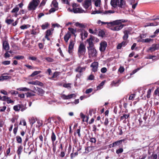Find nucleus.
<instances>
[{"mask_svg":"<svg viewBox=\"0 0 159 159\" xmlns=\"http://www.w3.org/2000/svg\"><path fill=\"white\" fill-rule=\"evenodd\" d=\"M80 118L82 119L83 122H88L89 119V116L88 115H84L82 112H81L80 114Z\"/></svg>","mask_w":159,"mask_h":159,"instance_id":"dca6fc26","label":"nucleus"},{"mask_svg":"<svg viewBox=\"0 0 159 159\" xmlns=\"http://www.w3.org/2000/svg\"><path fill=\"white\" fill-rule=\"evenodd\" d=\"M152 91V89H149L147 95V97L148 98H149L150 97L151 93Z\"/></svg>","mask_w":159,"mask_h":159,"instance_id":"864d4df0","label":"nucleus"},{"mask_svg":"<svg viewBox=\"0 0 159 159\" xmlns=\"http://www.w3.org/2000/svg\"><path fill=\"white\" fill-rule=\"evenodd\" d=\"M123 151L124 150L123 148H120L116 150V152L117 154H119L123 152Z\"/></svg>","mask_w":159,"mask_h":159,"instance_id":"37998d69","label":"nucleus"},{"mask_svg":"<svg viewBox=\"0 0 159 159\" xmlns=\"http://www.w3.org/2000/svg\"><path fill=\"white\" fill-rule=\"evenodd\" d=\"M25 94L27 98L30 97L31 96H34L35 95L34 94H33V93L29 92L25 93Z\"/></svg>","mask_w":159,"mask_h":159,"instance_id":"09e8293b","label":"nucleus"},{"mask_svg":"<svg viewBox=\"0 0 159 159\" xmlns=\"http://www.w3.org/2000/svg\"><path fill=\"white\" fill-rule=\"evenodd\" d=\"M39 2V0H32L29 4L28 7V10L29 11L35 10Z\"/></svg>","mask_w":159,"mask_h":159,"instance_id":"7ed1b4c3","label":"nucleus"},{"mask_svg":"<svg viewBox=\"0 0 159 159\" xmlns=\"http://www.w3.org/2000/svg\"><path fill=\"white\" fill-rule=\"evenodd\" d=\"M154 94L156 95H158L159 94V88L156 89L154 91Z\"/></svg>","mask_w":159,"mask_h":159,"instance_id":"774afa93","label":"nucleus"},{"mask_svg":"<svg viewBox=\"0 0 159 159\" xmlns=\"http://www.w3.org/2000/svg\"><path fill=\"white\" fill-rule=\"evenodd\" d=\"M45 59L48 62H52L54 61V59L50 57H46Z\"/></svg>","mask_w":159,"mask_h":159,"instance_id":"603ef678","label":"nucleus"},{"mask_svg":"<svg viewBox=\"0 0 159 159\" xmlns=\"http://www.w3.org/2000/svg\"><path fill=\"white\" fill-rule=\"evenodd\" d=\"M91 5V0H85L83 6L84 8L87 9Z\"/></svg>","mask_w":159,"mask_h":159,"instance_id":"2eb2a0df","label":"nucleus"},{"mask_svg":"<svg viewBox=\"0 0 159 159\" xmlns=\"http://www.w3.org/2000/svg\"><path fill=\"white\" fill-rule=\"evenodd\" d=\"M93 89L92 88L87 89L85 91V93L86 94L90 93L93 91Z\"/></svg>","mask_w":159,"mask_h":159,"instance_id":"338daca9","label":"nucleus"},{"mask_svg":"<svg viewBox=\"0 0 159 159\" xmlns=\"http://www.w3.org/2000/svg\"><path fill=\"white\" fill-rule=\"evenodd\" d=\"M28 145L30 149V151L29 152V155H30L32 152L34 151V144L33 143H30V142L28 143Z\"/></svg>","mask_w":159,"mask_h":159,"instance_id":"4be33fe9","label":"nucleus"},{"mask_svg":"<svg viewBox=\"0 0 159 159\" xmlns=\"http://www.w3.org/2000/svg\"><path fill=\"white\" fill-rule=\"evenodd\" d=\"M23 148V147L21 145H20L18 147V149L16 151V153H17L19 157H20V156L22 151Z\"/></svg>","mask_w":159,"mask_h":159,"instance_id":"393cba45","label":"nucleus"},{"mask_svg":"<svg viewBox=\"0 0 159 159\" xmlns=\"http://www.w3.org/2000/svg\"><path fill=\"white\" fill-rule=\"evenodd\" d=\"M39 28H37L35 30H32L31 34H32L36 35L37 34L39 33Z\"/></svg>","mask_w":159,"mask_h":159,"instance_id":"f704fd0d","label":"nucleus"},{"mask_svg":"<svg viewBox=\"0 0 159 159\" xmlns=\"http://www.w3.org/2000/svg\"><path fill=\"white\" fill-rule=\"evenodd\" d=\"M130 31L129 30H127L124 31V35L123 38L124 40H126L129 37V33Z\"/></svg>","mask_w":159,"mask_h":159,"instance_id":"412c9836","label":"nucleus"},{"mask_svg":"<svg viewBox=\"0 0 159 159\" xmlns=\"http://www.w3.org/2000/svg\"><path fill=\"white\" fill-rule=\"evenodd\" d=\"M16 139L17 143H22V139L21 137L18 135L16 137Z\"/></svg>","mask_w":159,"mask_h":159,"instance_id":"ea45409f","label":"nucleus"},{"mask_svg":"<svg viewBox=\"0 0 159 159\" xmlns=\"http://www.w3.org/2000/svg\"><path fill=\"white\" fill-rule=\"evenodd\" d=\"M125 139L120 140L114 142L113 144H114V147L119 145L121 144L122 142L125 141Z\"/></svg>","mask_w":159,"mask_h":159,"instance_id":"bb28decb","label":"nucleus"},{"mask_svg":"<svg viewBox=\"0 0 159 159\" xmlns=\"http://www.w3.org/2000/svg\"><path fill=\"white\" fill-rule=\"evenodd\" d=\"M2 48L5 50H8L9 46L8 41L7 40L3 41L2 42Z\"/></svg>","mask_w":159,"mask_h":159,"instance_id":"a211bd4d","label":"nucleus"},{"mask_svg":"<svg viewBox=\"0 0 159 159\" xmlns=\"http://www.w3.org/2000/svg\"><path fill=\"white\" fill-rule=\"evenodd\" d=\"M24 106L22 104H19L13 107V109H24Z\"/></svg>","mask_w":159,"mask_h":159,"instance_id":"c85d7f7f","label":"nucleus"},{"mask_svg":"<svg viewBox=\"0 0 159 159\" xmlns=\"http://www.w3.org/2000/svg\"><path fill=\"white\" fill-rule=\"evenodd\" d=\"M157 154H155L153 152L152 155L148 157V159H157Z\"/></svg>","mask_w":159,"mask_h":159,"instance_id":"c9c22d12","label":"nucleus"},{"mask_svg":"<svg viewBox=\"0 0 159 159\" xmlns=\"http://www.w3.org/2000/svg\"><path fill=\"white\" fill-rule=\"evenodd\" d=\"M122 128L121 127H118V129L119 132H118V134L119 135H121L123 134Z\"/></svg>","mask_w":159,"mask_h":159,"instance_id":"4d7b16f0","label":"nucleus"},{"mask_svg":"<svg viewBox=\"0 0 159 159\" xmlns=\"http://www.w3.org/2000/svg\"><path fill=\"white\" fill-rule=\"evenodd\" d=\"M125 26V25L124 24H119V25L112 26L111 27V28L109 29L113 31H118L122 29Z\"/></svg>","mask_w":159,"mask_h":159,"instance_id":"9d476101","label":"nucleus"},{"mask_svg":"<svg viewBox=\"0 0 159 159\" xmlns=\"http://www.w3.org/2000/svg\"><path fill=\"white\" fill-rule=\"evenodd\" d=\"M105 81H102V82L99 84V85H98L97 87V89H101V87H102L104 84Z\"/></svg>","mask_w":159,"mask_h":159,"instance_id":"c03bdc74","label":"nucleus"},{"mask_svg":"<svg viewBox=\"0 0 159 159\" xmlns=\"http://www.w3.org/2000/svg\"><path fill=\"white\" fill-rule=\"evenodd\" d=\"M49 25V24L48 22H45L44 24H43L41 26V27L42 29L43 30L47 29Z\"/></svg>","mask_w":159,"mask_h":159,"instance_id":"2f4dec72","label":"nucleus"},{"mask_svg":"<svg viewBox=\"0 0 159 159\" xmlns=\"http://www.w3.org/2000/svg\"><path fill=\"white\" fill-rule=\"evenodd\" d=\"M24 66L27 67L28 68L30 69H34L35 68V67H34L32 66H31L27 64H25L24 65Z\"/></svg>","mask_w":159,"mask_h":159,"instance_id":"13d9d810","label":"nucleus"},{"mask_svg":"<svg viewBox=\"0 0 159 159\" xmlns=\"http://www.w3.org/2000/svg\"><path fill=\"white\" fill-rule=\"evenodd\" d=\"M158 24V22L155 21L153 23H146L147 26H157Z\"/></svg>","mask_w":159,"mask_h":159,"instance_id":"7c9ffc66","label":"nucleus"},{"mask_svg":"<svg viewBox=\"0 0 159 159\" xmlns=\"http://www.w3.org/2000/svg\"><path fill=\"white\" fill-rule=\"evenodd\" d=\"M14 21L13 19H6L5 20V22L8 25H10Z\"/></svg>","mask_w":159,"mask_h":159,"instance_id":"79ce46f5","label":"nucleus"},{"mask_svg":"<svg viewBox=\"0 0 159 159\" xmlns=\"http://www.w3.org/2000/svg\"><path fill=\"white\" fill-rule=\"evenodd\" d=\"M18 126L17 125L13 129V133L15 135H16V134L18 129Z\"/></svg>","mask_w":159,"mask_h":159,"instance_id":"bf43d9fd","label":"nucleus"},{"mask_svg":"<svg viewBox=\"0 0 159 159\" xmlns=\"http://www.w3.org/2000/svg\"><path fill=\"white\" fill-rule=\"evenodd\" d=\"M24 151L26 153H28V154H29V152H30V148H29V147L26 148H25L24 149Z\"/></svg>","mask_w":159,"mask_h":159,"instance_id":"0e129e2a","label":"nucleus"},{"mask_svg":"<svg viewBox=\"0 0 159 159\" xmlns=\"http://www.w3.org/2000/svg\"><path fill=\"white\" fill-rule=\"evenodd\" d=\"M98 62H94L90 66L92 68V70L93 72H96L98 70Z\"/></svg>","mask_w":159,"mask_h":159,"instance_id":"4468645a","label":"nucleus"},{"mask_svg":"<svg viewBox=\"0 0 159 159\" xmlns=\"http://www.w3.org/2000/svg\"><path fill=\"white\" fill-rule=\"evenodd\" d=\"M86 52V49L85 45L83 43H80L78 50V54L79 57H80L84 55Z\"/></svg>","mask_w":159,"mask_h":159,"instance_id":"f03ea898","label":"nucleus"},{"mask_svg":"<svg viewBox=\"0 0 159 159\" xmlns=\"http://www.w3.org/2000/svg\"><path fill=\"white\" fill-rule=\"evenodd\" d=\"M59 72L57 71L54 72L52 76V78H56L59 75Z\"/></svg>","mask_w":159,"mask_h":159,"instance_id":"6e6d98bb","label":"nucleus"},{"mask_svg":"<svg viewBox=\"0 0 159 159\" xmlns=\"http://www.w3.org/2000/svg\"><path fill=\"white\" fill-rule=\"evenodd\" d=\"M75 25L77 27H79L81 28L80 29H79L77 31H78L79 32H81V33L80 34V35L81 36V39L82 41H83L84 40V38L83 37V31L84 30L83 28H85V26L83 24L80 23L79 22H76Z\"/></svg>","mask_w":159,"mask_h":159,"instance_id":"423d86ee","label":"nucleus"},{"mask_svg":"<svg viewBox=\"0 0 159 159\" xmlns=\"http://www.w3.org/2000/svg\"><path fill=\"white\" fill-rule=\"evenodd\" d=\"M68 10L69 11L73 12L74 13H85L87 12L86 11H85L81 8L79 7L72 8V9H70V8H69Z\"/></svg>","mask_w":159,"mask_h":159,"instance_id":"0eeeda50","label":"nucleus"},{"mask_svg":"<svg viewBox=\"0 0 159 159\" xmlns=\"http://www.w3.org/2000/svg\"><path fill=\"white\" fill-rule=\"evenodd\" d=\"M107 46V44L106 42L104 41L101 43L100 44L99 49L101 52H104L106 49Z\"/></svg>","mask_w":159,"mask_h":159,"instance_id":"ddd939ff","label":"nucleus"},{"mask_svg":"<svg viewBox=\"0 0 159 159\" xmlns=\"http://www.w3.org/2000/svg\"><path fill=\"white\" fill-rule=\"evenodd\" d=\"M2 78V80H7L10 77V76H1Z\"/></svg>","mask_w":159,"mask_h":159,"instance_id":"052dcab7","label":"nucleus"},{"mask_svg":"<svg viewBox=\"0 0 159 159\" xmlns=\"http://www.w3.org/2000/svg\"><path fill=\"white\" fill-rule=\"evenodd\" d=\"M95 39V38L94 36L91 35L90 38L86 40V41L89 44V46L87 47V48L94 47L93 41Z\"/></svg>","mask_w":159,"mask_h":159,"instance_id":"6e6552de","label":"nucleus"},{"mask_svg":"<svg viewBox=\"0 0 159 159\" xmlns=\"http://www.w3.org/2000/svg\"><path fill=\"white\" fill-rule=\"evenodd\" d=\"M24 58V57L22 56L18 55L17 56H15L14 57V59H16L17 60H20L23 59Z\"/></svg>","mask_w":159,"mask_h":159,"instance_id":"a18cd8bd","label":"nucleus"},{"mask_svg":"<svg viewBox=\"0 0 159 159\" xmlns=\"http://www.w3.org/2000/svg\"><path fill=\"white\" fill-rule=\"evenodd\" d=\"M115 11H114L109 10L108 11H104L103 10H102V15L111 14L113 13Z\"/></svg>","mask_w":159,"mask_h":159,"instance_id":"c756f323","label":"nucleus"},{"mask_svg":"<svg viewBox=\"0 0 159 159\" xmlns=\"http://www.w3.org/2000/svg\"><path fill=\"white\" fill-rule=\"evenodd\" d=\"M102 23L103 24L105 25L107 24V27L109 28H111V27L114 25L113 21L112 22H104L102 21Z\"/></svg>","mask_w":159,"mask_h":159,"instance_id":"a878e982","label":"nucleus"},{"mask_svg":"<svg viewBox=\"0 0 159 159\" xmlns=\"http://www.w3.org/2000/svg\"><path fill=\"white\" fill-rule=\"evenodd\" d=\"M85 70V67H81L80 66H78L75 69V71L80 73H81Z\"/></svg>","mask_w":159,"mask_h":159,"instance_id":"5701e85b","label":"nucleus"},{"mask_svg":"<svg viewBox=\"0 0 159 159\" xmlns=\"http://www.w3.org/2000/svg\"><path fill=\"white\" fill-rule=\"evenodd\" d=\"M19 8L18 7H16L12 9L11 11V12L12 13H16L19 11Z\"/></svg>","mask_w":159,"mask_h":159,"instance_id":"5fc2aeb1","label":"nucleus"},{"mask_svg":"<svg viewBox=\"0 0 159 159\" xmlns=\"http://www.w3.org/2000/svg\"><path fill=\"white\" fill-rule=\"evenodd\" d=\"M89 141L91 143H95L96 142V139L95 138H90Z\"/></svg>","mask_w":159,"mask_h":159,"instance_id":"8fccbe9b","label":"nucleus"},{"mask_svg":"<svg viewBox=\"0 0 159 159\" xmlns=\"http://www.w3.org/2000/svg\"><path fill=\"white\" fill-rule=\"evenodd\" d=\"M16 90L19 91H22L26 92L29 91L30 89L26 88V87H21L17 89Z\"/></svg>","mask_w":159,"mask_h":159,"instance_id":"72a5a7b5","label":"nucleus"},{"mask_svg":"<svg viewBox=\"0 0 159 159\" xmlns=\"http://www.w3.org/2000/svg\"><path fill=\"white\" fill-rule=\"evenodd\" d=\"M120 82V80H113L112 81L111 85L112 86H116L118 85L117 84L119 83Z\"/></svg>","mask_w":159,"mask_h":159,"instance_id":"cd10ccee","label":"nucleus"},{"mask_svg":"<svg viewBox=\"0 0 159 159\" xmlns=\"http://www.w3.org/2000/svg\"><path fill=\"white\" fill-rule=\"evenodd\" d=\"M68 29L72 34H75V33L76 31V30L75 29V30L73 28H69Z\"/></svg>","mask_w":159,"mask_h":159,"instance_id":"3c124183","label":"nucleus"},{"mask_svg":"<svg viewBox=\"0 0 159 159\" xmlns=\"http://www.w3.org/2000/svg\"><path fill=\"white\" fill-rule=\"evenodd\" d=\"M5 97L6 98H4L5 100H4L3 101H6L7 103H14V101L12 100L10 98L6 96H5Z\"/></svg>","mask_w":159,"mask_h":159,"instance_id":"473e14b6","label":"nucleus"},{"mask_svg":"<svg viewBox=\"0 0 159 159\" xmlns=\"http://www.w3.org/2000/svg\"><path fill=\"white\" fill-rule=\"evenodd\" d=\"M52 33L51 30L49 29L47 30L45 32V38L47 39L48 40L50 41V39L49 37V36L52 35Z\"/></svg>","mask_w":159,"mask_h":159,"instance_id":"aec40b11","label":"nucleus"},{"mask_svg":"<svg viewBox=\"0 0 159 159\" xmlns=\"http://www.w3.org/2000/svg\"><path fill=\"white\" fill-rule=\"evenodd\" d=\"M158 45L156 44H152V46L148 48V51H150L151 52H152L156 50L159 49V47Z\"/></svg>","mask_w":159,"mask_h":159,"instance_id":"f3484780","label":"nucleus"},{"mask_svg":"<svg viewBox=\"0 0 159 159\" xmlns=\"http://www.w3.org/2000/svg\"><path fill=\"white\" fill-rule=\"evenodd\" d=\"M102 10H95L92 11L91 13V14H101L102 15Z\"/></svg>","mask_w":159,"mask_h":159,"instance_id":"58836bf2","label":"nucleus"},{"mask_svg":"<svg viewBox=\"0 0 159 159\" xmlns=\"http://www.w3.org/2000/svg\"><path fill=\"white\" fill-rule=\"evenodd\" d=\"M10 61H3L2 62V64L4 65H9L10 64Z\"/></svg>","mask_w":159,"mask_h":159,"instance_id":"69168bd1","label":"nucleus"},{"mask_svg":"<svg viewBox=\"0 0 159 159\" xmlns=\"http://www.w3.org/2000/svg\"><path fill=\"white\" fill-rule=\"evenodd\" d=\"M52 3L53 4L54 7L55 8H57L58 7V4L57 2L54 1H53L52 2Z\"/></svg>","mask_w":159,"mask_h":159,"instance_id":"680f3d73","label":"nucleus"},{"mask_svg":"<svg viewBox=\"0 0 159 159\" xmlns=\"http://www.w3.org/2000/svg\"><path fill=\"white\" fill-rule=\"evenodd\" d=\"M127 21V20H119L113 21L114 25H121V23H125Z\"/></svg>","mask_w":159,"mask_h":159,"instance_id":"6ab92c4d","label":"nucleus"},{"mask_svg":"<svg viewBox=\"0 0 159 159\" xmlns=\"http://www.w3.org/2000/svg\"><path fill=\"white\" fill-rule=\"evenodd\" d=\"M75 44V41L72 40V39H70L68 47V52L70 54L72 53L73 50L74 48Z\"/></svg>","mask_w":159,"mask_h":159,"instance_id":"9b49d317","label":"nucleus"},{"mask_svg":"<svg viewBox=\"0 0 159 159\" xmlns=\"http://www.w3.org/2000/svg\"><path fill=\"white\" fill-rule=\"evenodd\" d=\"M28 59L32 61H36L38 62H39L40 61L39 59H37L36 57L34 56L29 57L28 58Z\"/></svg>","mask_w":159,"mask_h":159,"instance_id":"a19ab883","label":"nucleus"},{"mask_svg":"<svg viewBox=\"0 0 159 159\" xmlns=\"http://www.w3.org/2000/svg\"><path fill=\"white\" fill-rule=\"evenodd\" d=\"M71 37V34L70 32H68V33L65 35L64 36V39L66 43H67L69 39Z\"/></svg>","mask_w":159,"mask_h":159,"instance_id":"b1692460","label":"nucleus"},{"mask_svg":"<svg viewBox=\"0 0 159 159\" xmlns=\"http://www.w3.org/2000/svg\"><path fill=\"white\" fill-rule=\"evenodd\" d=\"M79 6L80 5L79 4H77L75 3H73L72 5V8H77L78 7H79Z\"/></svg>","mask_w":159,"mask_h":159,"instance_id":"e2e57ef3","label":"nucleus"},{"mask_svg":"<svg viewBox=\"0 0 159 159\" xmlns=\"http://www.w3.org/2000/svg\"><path fill=\"white\" fill-rule=\"evenodd\" d=\"M111 4L114 8L118 6L120 8H123L124 7L125 3L123 0H111Z\"/></svg>","mask_w":159,"mask_h":159,"instance_id":"f257e3e1","label":"nucleus"},{"mask_svg":"<svg viewBox=\"0 0 159 159\" xmlns=\"http://www.w3.org/2000/svg\"><path fill=\"white\" fill-rule=\"evenodd\" d=\"M105 35V33L103 30H101L99 31L98 35L102 37H103Z\"/></svg>","mask_w":159,"mask_h":159,"instance_id":"49530a36","label":"nucleus"},{"mask_svg":"<svg viewBox=\"0 0 159 159\" xmlns=\"http://www.w3.org/2000/svg\"><path fill=\"white\" fill-rule=\"evenodd\" d=\"M34 90L35 91H33L34 93H36L38 95L41 96H43L45 93V91L42 89L37 87H34Z\"/></svg>","mask_w":159,"mask_h":159,"instance_id":"1a4fd4ad","label":"nucleus"},{"mask_svg":"<svg viewBox=\"0 0 159 159\" xmlns=\"http://www.w3.org/2000/svg\"><path fill=\"white\" fill-rule=\"evenodd\" d=\"M41 71L40 70L39 71H35L33 72V73L30 75L31 77H34V76L36 75L41 73Z\"/></svg>","mask_w":159,"mask_h":159,"instance_id":"4c0bfd02","label":"nucleus"},{"mask_svg":"<svg viewBox=\"0 0 159 159\" xmlns=\"http://www.w3.org/2000/svg\"><path fill=\"white\" fill-rule=\"evenodd\" d=\"M101 0H96L95 2V5L96 7L100 6L101 4Z\"/></svg>","mask_w":159,"mask_h":159,"instance_id":"de8ad7c7","label":"nucleus"},{"mask_svg":"<svg viewBox=\"0 0 159 159\" xmlns=\"http://www.w3.org/2000/svg\"><path fill=\"white\" fill-rule=\"evenodd\" d=\"M129 116V114H124L122 116L120 117V119L121 120H125L128 118Z\"/></svg>","mask_w":159,"mask_h":159,"instance_id":"e433bc0d","label":"nucleus"},{"mask_svg":"<svg viewBox=\"0 0 159 159\" xmlns=\"http://www.w3.org/2000/svg\"><path fill=\"white\" fill-rule=\"evenodd\" d=\"M74 96L75 97L76 96V95H75V94L74 93L68 95H66L65 94H62L61 95V97L63 99L67 100L71 99Z\"/></svg>","mask_w":159,"mask_h":159,"instance_id":"f8f14e48","label":"nucleus"},{"mask_svg":"<svg viewBox=\"0 0 159 159\" xmlns=\"http://www.w3.org/2000/svg\"><path fill=\"white\" fill-rule=\"evenodd\" d=\"M51 138L52 143L53 152L54 153H55L56 151V144L54 142L56 139V136L53 131H52L51 134Z\"/></svg>","mask_w":159,"mask_h":159,"instance_id":"39448f33","label":"nucleus"},{"mask_svg":"<svg viewBox=\"0 0 159 159\" xmlns=\"http://www.w3.org/2000/svg\"><path fill=\"white\" fill-rule=\"evenodd\" d=\"M88 55L89 58L96 57L97 56L98 53L95 47L87 48Z\"/></svg>","mask_w":159,"mask_h":159,"instance_id":"20e7f679","label":"nucleus"}]
</instances>
